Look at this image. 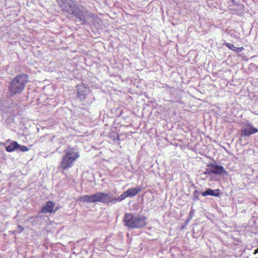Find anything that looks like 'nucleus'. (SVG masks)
Here are the masks:
<instances>
[{
	"label": "nucleus",
	"instance_id": "f257e3e1",
	"mask_svg": "<svg viewBox=\"0 0 258 258\" xmlns=\"http://www.w3.org/2000/svg\"><path fill=\"white\" fill-rule=\"evenodd\" d=\"M29 82V76L25 73L16 75L11 80L8 87V95L12 97L21 94Z\"/></svg>",
	"mask_w": 258,
	"mask_h": 258
},
{
	"label": "nucleus",
	"instance_id": "f03ea898",
	"mask_svg": "<svg viewBox=\"0 0 258 258\" xmlns=\"http://www.w3.org/2000/svg\"><path fill=\"white\" fill-rule=\"evenodd\" d=\"M80 156V154L76 149L69 147L64 150V154L62 157L59 164V168L62 169L63 172L66 169L72 167L75 161Z\"/></svg>",
	"mask_w": 258,
	"mask_h": 258
},
{
	"label": "nucleus",
	"instance_id": "7ed1b4c3",
	"mask_svg": "<svg viewBox=\"0 0 258 258\" xmlns=\"http://www.w3.org/2000/svg\"><path fill=\"white\" fill-rule=\"evenodd\" d=\"M56 2L63 11L74 15L81 21H85L84 12L78 6L67 3L66 0H56Z\"/></svg>",
	"mask_w": 258,
	"mask_h": 258
},
{
	"label": "nucleus",
	"instance_id": "20e7f679",
	"mask_svg": "<svg viewBox=\"0 0 258 258\" xmlns=\"http://www.w3.org/2000/svg\"><path fill=\"white\" fill-rule=\"evenodd\" d=\"M147 217L144 216H139L137 217L134 216L132 213H126L124 216V222L125 225L132 228H140L147 225Z\"/></svg>",
	"mask_w": 258,
	"mask_h": 258
},
{
	"label": "nucleus",
	"instance_id": "39448f33",
	"mask_svg": "<svg viewBox=\"0 0 258 258\" xmlns=\"http://www.w3.org/2000/svg\"><path fill=\"white\" fill-rule=\"evenodd\" d=\"M77 88V98L81 101H84L87 95H88L90 90H88L87 87L84 84L78 85Z\"/></svg>",
	"mask_w": 258,
	"mask_h": 258
},
{
	"label": "nucleus",
	"instance_id": "423d86ee",
	"mask_svg": "<svg viewBox=\"0 0 258 258\" xmlns=\"http://www.w3.org/2000/svg\"><path fill=\"white\" fill-rule=\"evenodd\" d=\"M97 202H100L103 204H108L109 203H113L112 199L109 196L108 194L98 192L97 196Z\"/></svg>",
	"mask_w": 258,
	"mask_h": 258
},
{
	"label": "nucleus",
	"instance_id": "0eeeda50",
	"mask_svg": "<svg viewBox=\"0 0 258 258\" xmlns=\"http://www.w3.org/2000/svg\"><path fill=\"white\" fill-rule=\"evenodd\" d=\"M97 192L93 195H87L80 197L78 201L83 203H96L97 202Z\"/></svg>",
	"mask_w": 258,
	"mask_h": 258
},
{
	"label": "nucleus",
	"instance_id": "6e6552de",
	"mask_svg": "<svg viewBox=\"0 0 258 258\" xmlns=\"http://www.w3.org/2000/svg\"><path fill=\"white\" fill-rule=\"evenodd\" d=\"M241 132L242 135L246 137L258 132V129L250 124H248L245 128L241 130Z\"/></svg>",
	"mask_w": 258,
	"mask_h": 258
},
{
	"label": "nucleus",
	"instance_id": "1a4fd4ad",
	"mask_svg": "<svg viewBox=\"0 0 258 258\" xmlns=\"http://www.w3.org/2000/svg\"><path fill=\"white\" fill-rule=\"evenodd\" d=\"M209 167L212 168V172L213 173L218 175L227 174V172L224 168L220 165H218L214 163H211L209 165Z\"/></svg>",
	"mask_w": 258,
	"mask_h": 258
},
{
	"label": "nucleus",
	"instance_id": "9d476101",
	"mask_svg": "<svg viewBox=\"0 0 258 258\" xmlns=\"http://www.w3.org/2000/svg\"><path fill=\"white\" fill-rule=\"evenodd\" d=\"M54 206L55 204L52 201H47L45 205L42 208L41 212L42 213H54L56 211V209L53 210Z\"/></svg>",
	"mask_w": 258,
	"mask_h": 258
},
{
	"label": "nucleus",
	"instance_id": "9b49d317",
	"mask_svg": "<svg viewBox=\"0 0 258 258\" xmlns=\"http://www.w3.org/2000/svg\"><path fill=\"white\" fill-rule=\"evenodd\" d=\"M141 189L140 187L135 188H130L125 191L126 194L128 197H133L136 196L140 191Z\"/></svg>",
	"mask_w": 258,
	"mask_h": 258
},
{
	"label": "nucleus",
	"instance_id": "f8f14e48",
	"mask_svg": "<svg viewBox=\"0 0 258 258\" xmlns=\"http://www.w3.org/2000/svg\"><path fill=\"white\" fill-rule=\"evenodd\" d=\"M225 45L230 50H232L236 53H239L243 51L244 49L243 47H236L233 44L228 42L225 43Z\"/></svg>",
	"mask_w": 258,
	"mask_h": 258
},
{
	"label": "nucleus",
	"instance_id": "ddd939ff",
	"mask_svg": "<svg viewBox=\"0 0 258 258\" xmlns=\"http://www.w3.org/2000/svg\"><path fill=\"white\" fill-rule=\"evenodd\" d=\"M19 144L16 141L12 142L9 146L6 147V151L8 152H12L18 149Z\"/></svg>",
	"mask_w": 258,
	"mask_h": 258
},
{
	"label": "nucleus",
	"instance_id": "4468645a",
	"mask_svg": "<svg viewBox=\"0 0 258 258\" xmlns=\"http://www.w3.org/2000/svg\"><path fill=\"white\" fill-rule=\"evenodd\" d=\"M216 191H217L218 192L217 193H215V191L213 190V189H212L211 188H208L205 191L203 192L202 193V195L203 197H206V196H207L208 195L212 196H215V197H218V196H219V195L220 194L219 192L218 191V189L216 190Z\"/></svg>",
	"mask_w": 258,
	"mask_h": 258
},
{
	"label": "nucleus",
	"instance_id": "2eb2a0df",
	"mask_svg": "<svg viewBox=\"0 0 258 258\" xmlns=\"http://www.w3.org/2000/svg\"><path fill=\"white\" fill-rule=\"evenodd\" d=\"M126 198H128L127 194H126V192H124L122 194L119 196L117 198L112 199L113 203H115L116 202H120Z\"/></svg>",
	"mask_w": 258,
	"mask_h": 258
},
{
	"label": "nucleus",
	"instance_id": "dca6fc26",
	"mask_svg": "<svg viewBox=\"0 0 258 258\" xmlns=\"http://www.w3.org/2000/svg\"><path fill=\"white\" fill-rule=\"evenodd\" d=\"M18 149L20 150L21 152H27L29 150V148L24 145H20L18 147Z\"/></svg>",
	"mask_w": 258,
	"mask_h": 258
},
{
	"label": "nucleus",
	"instance_id": "f3484780",
	"mask_svg": "<svg viewBox=\"0 0 258 258\" xmlns=\"http://www.w3.org/2000/svg\"><path fill=\"white\" fill-rule=\"evenodd\" d=\"M211 173H213L212 172V170L211 171H206L204 172L205 174H210Z\"/></svg>",
	"mask_w": 258,
	"mask_h": 258
},
{
	"label": "nucleus",
	"instance_id": "a211bd4d",
	"mask_svg": "<svg viewBox=\"0 0 258 258\" xmlns=\"http://www.w3.org/2000/svg\"><path fill=\"white\" fill-rule=\"evenodd\" d=\"M18 227H19L20 229H21V230L22 231V230H23V229H24L23 227L22 226H21V225H19V226H18Z\"/></svg>",
	"mask_w": 258,
	"mask_h": 258
},
{
	"label": "nucleus",
	"instance_id": "6ab92c4d",
	"mask_svg": "<svg viewBox=\"0 0 258 258\" xmlns=\"http://www.w3.org/2000/svg\"><path fill=\"white\" fill-rule=\"evenodd\" d=\"M258 252V248L255 250L254 253L255 254L256 253Z\"/></svg>",
	"mask_w": 258,
	"mask_h": 258
}]
</instances>
